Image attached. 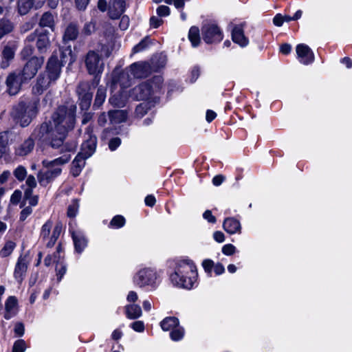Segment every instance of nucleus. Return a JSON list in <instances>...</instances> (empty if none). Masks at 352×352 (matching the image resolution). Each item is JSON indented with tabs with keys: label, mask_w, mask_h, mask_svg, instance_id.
Here are the masks:
<instances>
[{
	"label": "nucleus",
	"mask_w": 352,
	"mask_h": 352,
	"mask_svg": "<svg viewBox=\"0 0 352 352\" xmlns=\"http://www.w3.org/2000/svg\"><path fill=\"white\" fill-rule=\"evenodd\" d=\"M67 56H72V50L70 48H67L63 51H61V60H59L58 59V61L60 64V68L63 65L64 63L67 62Z\"/></svg>",
	"instance_id": "nucleus-52"
},
{
	"label": "nucleus",
	"mask_w": 352,
	"mask_h": 352,
	"mask_svg": "<svg viewBox=\"0 0 352 352\" xmlns=\"http://www.w3.org/2000/svg\"><path fill=\"white\" fill-rule=\"evenodd\" d=\"M34 148V141L32 137L25 140L22 143L15 147V154L17 156L24 157L30 154Z\"/></svg>",
	"instance_id": "nucleus-22"
},
{
	"label": "nucleus",
	"mask_w": 352,
	"mask_h": 352,
	"mask_svg": "<svg viewBox=\"0 0 352 352\" xmlns=\"http://www.w3.org/2000/svg\"><path fill=\"white\" fill-rule=\"evenodd\" d=\"M232 41L238 44L239 46L244 47H246L249 41L244 35L243 29L241 25H236L232 31Z\"/></svg>",
	"instance_id": "nucleus-23"
},
{
	"label": "nucleus",
	"mask_w": 352,
	"mask_h": 352,
	"mask_svg": "<svg viewBox=\"0 0 352 352\" xmlns=\"http://www.w3.org/2000/svg\"><path fill=\"white\" fill-rule=\"evenodd\" d=\"M203 218L210 223H215L217 221L216 217L212 215L210 210H207L204 212Z\"/></svg>",
	"instance_id": "nucleus-56"
},
{
	"label": "nucleus",
	"mask_w": 352,
	"mask_h": 352,
	"mask_svg": "<svg viewBox=\"0 0 352 352\" xmlns=\"http://www.w3.org/2000/svg\"><path fill=\"white\" fill-rule=\"evenodd\" d=\"M16 244L12 241H8L5 243L3 247L0 250V256L6 258L12 254V252L15 249Z\"/></svg>",
	"instance_id": "nucleus-33"
},
{
	"label": "nucleus",
	"mask_w": 352,
	"mask_h": 352,
	"mask_svg": "<svg viewBox=\"0 0 352 352\" xmlns=\"http://www.w3.org/2000/svg\"><path fill=\"white\" fill-rule=\"evenodd\" d=\"M200 75V69L195 66L194 67L191 72H190V82H194L197 80V79L199 78Z\"/></svg>",
	"instance_id": "nucleus-54"
},
{
	"label": "nucleus",
	"mask_w": 352,
	"mask_h": 352,
	"mask_svg": "<svg viewBox=\"0 0 352 352\" xmlns=\"http://www.w3.org/2000/svg\"><path fill=\"white\" fill-rule=\"evenodd\" d=\"M43 62L44 59L43 57H33L29 60L21 72L23 79L26 81L32 79L41 67Z\"/></svg>",
	"instance_id": "nucleus-14"
},
{
	"label": "nucleus",
	"mask_w": 352,
	"mask_h": 352,
	"mask_svg": "<svg viewBox=\"0 0 352 352\" xmlns=\"http://www.w3.org/2000/svg\"><path fill=\"white\" fill-rule=\"evenodd\" d=\"M125 9L124 0H113L111 2L109 14L111 19H116L119 17Z\"/></svg>",
	"instance_id": "nucleus-24"
},
{
	"label": "nucleus",
	"mask_w": 352,
	"mask_h": 352,
	"mask_svg": "<svg viewBox=\"0 0 352 352\" xmlns=\"http://www.w3.org/2000/svg\"><path fill=\"white\" fill-rule=\"evenodd\" d=\"M188 38L192 47H196L199 45L201 39L200 32L198 28L195 26H192L190 28L188 32Z\"/></svg>",
	"instance_id": "nucleus-31"
},
{
	"label": "nucleus",
	"mask_w": 352,
	"mask_h": 352,
	"mask_svg": "<svg viewBox=\"0 0 352 352\" xmlns=\"http://www.w3.org/2000/svg\"><path fill=\"white\" fill-rule=\"evenodd\" d=\"M149 72L150 66L148 63L143 62L135 63L130 66L129 70L122 72L128 74L129 76V78L125 76L122 78V80L129 85L131 76L136 78H144L147 76Z\"/></svg>",
	"instance_id": "nucleus-12"
},
{
	"label": "nucleus",
	"mask_w": 352,
	"mask_h": 352,
	"mask_svg": "<svg viewBox=\"0 0 352 352\" xmlns=\"http://www.w3.org/2000/svg\"><path fill=\"white\" fill-rule=\"evenodd\" d=\"M173 272L171 282L179 287L190 289L197 284L198 274L194 262L189 258H177L170 263Z\"/></svg>",
	"instance_id": "nucleus-2"
},
{
	"label": "nucleus",
	"mask_w": 352,
	"mask_h": 352,
	"mask_svg": "<svg viewBox=\"0 0 352 352\" xmlns=\"http://www.w3.org/2000/svg\"><path fill=\"white\" fill-rule=\"evenodd\" d=\"M62 225L57 223L53 227V222L47 220L42 226L40 236L46 243L47 248H52L56 243L62 232Z\"/></svg>",
	"instance_id": "nucleus-8"
},
{
	"label": "nucleus",
	"mask_w": 352,
	"mask_h": 352,
	"mask_svg": "<svg viewBox=\"0 0 352 352\" xmlns=\"http://www.w3.org/2000/svg\"><path fill=\"white\" fill-rule=\"evenodd\" d=\"M26 348L27 347L25 340L19 339L15 341L14 343L12 352H25Z\"/></svg>",
	"instance_id": "nucleus-45"
},
{
	"label": "nucleus",
	"mask_w": 352,
	"mask_h": 352,
	"mask_svg": "<svg viewBox=\"0 0 352 352\" xmlns=\"http://www.w3.org/2000/svg\"><path fill=\"white\" fill-rule=\"evenodd\" d=\"M8 144V137L6 133H0V156L6 152Z\"/></svg>",
	"instance_id": "nucleus-47"
},
{
	"label": "nucleus",
	"mask_w": 352,
	"mask_h": 352,
	"mask_svg": "<svg viewBox=\"0 0 352 352\" xmlns=\"http://www.w3.org/2000/svg\"><path fill=\"white\" fill-rule=\"evenodd\" d=\"M213 239L218 243H223L225 241V235L221 231H215L213 233Z\"/></svg>",
	"instance_id": "nucleus-64"
},
{
	"label": "nucleus",
	"mask_w": 352,
	"mask_h": 352,
	"mask_svg": "<svg viewBox=\"0 0 352 352\" xmlns=\"http://www.w3.org/2000/svg\"><path fill=\"white\" fill-rule=\"evenodd\" d=\"M79 203L78 199H74L67 208V216L74 217L78 213Z\"/></svg>",
	"instance_id": "nucleus-43"
},
{
	"label": "nucleus",
	"mask_w": 352,
	"mask_h": 352,
	"mask_svg": "<svg viewBox=\"0 0 352 352\" xmlns=\"http://www.w3.org/2000/svg\"><path fill=\"white\" fill-rule=\"evenodd\" d=\"M148 43V38H147L143 39L138 44H137L135 46L133 47V53H138V52H140L142 51L143 50H144L147 47Z\"/></svg>",
	"instance_id": "nucleus-48"
},
{
	"label": "nucleus",
	"mask_w": 352,
	"mask_h": 352,
	"mask_svg": "<svg viewBox=\"0 0 352 352\" xmlns=\"http://www.w3.org/2000/svg\"><path fill=\"white\" fill-rule=\"evenodd\" d=\"M12 23L8 20L3 19L0 21V39L6 34L12 30Z\"/></svg>",
	"instance_id": "nucleus-38"
},
{
	"label": "nucleus",
	"mask_w": 352,
	"mask_h": 352,
	"mask_svg": "<svg viewBox=\"0 0 352 352\" xmlns=\"http://www.w3.org/2000/svg\"><path fill=\"white\" fill-rule=\"evenodd\" d=\"M179 324L178 318L176 317H166L160 322V327L163 331H171Z\"/></svg>",
	"instance_id": "nucleus-30"
},
{
	"label": "nucleus",
	"mask_w": 352,
	"mask_h": 352,
	"mask_svg": "<svg viewBox=\"0 0 352 352\" xmlns=\"http://www.w3.org/2000/svg\"><path fill=\"white\" fill-rule=\"evenodd\" d=\"M39 24L42 27H48L53 30L54 26V16L50 12H45L40 19Z\"/></svg>",
	"instance_id": "nucleus-34"
},
{
	"label": "nucleus",
	"mask_w": 352,
	"mask_h": 352,
	"mask_svg": "<svg viewBox=\"0 0 352 352\" xmlns=\"http://www.w3.org/2000/svg\"><path fill=\"white\" fill-rule=\"evenodd\" d=\"M109 118L111 124H118L126 121L127 113L124 110L110 111Z\"/></svg>",
	"instance_id": "nucleus-28"
},
{
	"label": "nucleus",
	"mask_w": 352,
	"mask_h": 352,
	"mask_svg": "<svg viewBox=\"0 0 352 352\" xmlns=\"http://www.w3.org/2000/svg\"><path fill=\"white\" fill-rule=\"evenodd\" d=\"M149 103L150 102L143 101V102L137 106L135 109V115L139 118L144 116L147 113L148 109L154 107L150 106Z\"/></svg>",
	"instance_id": "nucleus-39"
},
{
	"label": "nucleus",
	"mask_w": 352,
	"mask_h": 352,
	"mask_svg": "<svg viewBox=\"0 0 352 352\" xmlns=\"http://www.w3.org/2000/svg\"><path fill=\"white\" fill-rule=\"evenodd\" d=\"M214 263L211 259H204L202 261V267L204 271L209 275L211 276L212 269L214 268Z\"/></svg>",
	"instance_id": "nucleus-46"
},
{
	"label": "nucleus",
	"mask_w": 352,
	"mask_h": 352,
	"mask_svg": "<svg viewBox=\"0 0 352 352\" xmlns=\"http://www.w3.org/2000/svg\"><path fill=\"white\" fill-rule=\"evenodd\" d=\"M132 282L136 287L156 290L162 282L160 272L154 267H142L138 269L132 277Z\"/></svg>",
	"instance_id": "nucleus-4"
},
{
	"label": "nucleus",
	"mask_w": 352,
	"mask_h": 352,
	"mask_svg": "<svg viewBox=\"0 0 352 352\" xmlns=\"http://www.w3.org/2000/svg\"><path fill=\"white\" fill-rule=\"evenodd\" d=\"M284 23V17L281 14H277L273 19V23L277 27H280Z\"/></svg>",
	"instance_id": "nucleus-62"
},
{
	"label": "nucleus",
	"mask_w": 352,
	"mask_h": 352,
	"mask_svg": "<svg viewBox=\"0 0 352 352\" xmlns=\"http://www.w3.org/2000/svg\"><path fill=\"white\" fill-rule=\"evenodd\" d=\"M201 36L207 44L217 43L223 38V32L215 23H206L201 27Z\"/></svg>",
	"instance_id": "nucleus-10"
},
{
	"label": "nucleus",
	"mask_w": 352,
	"mask_h": 352,
	"mask_svg": "<svg viewBox=\"0 0 352 352\" xmlns=\"http://www.w3.org/2000/svg\"><path fill=\"white\" fill-rule=\"evenodd\" d=\"M70 233L73 239L75 251L80 254L87 245V239L82 231L80 230H70Z\"/></svg>",
	"instance_id": "nucleus-19"
},
{
	"label": "nucleus",
	"mask_w": 352,
	"mask_h": 352,
	"mask_svg": "<svg viewBox=\"0 0 352 352\" xmlns=\"http://www.w3.org/2000/svg\"><path fill=\"white\" fill-rule=\"evenodd\" d=\"M95 31V23L92 21L85 23L82 33L85 35H90Z\"/></svg>",
	"instance_id": "nucleus-51"
},
{
	"label": "nucleus",
	"mask_w": 352,
	"mask_h": 352,
	"mask_svg": "<svg viewBox=\"0 0 352 352\" xmlns=\"http://www.w3.org/2000/svg\"><path fill=\"white\" fill-rule=\"evenodd\" d=\"M34 6L32 0H18V10L20 14H26Z\"/></svg>",
	"instance_id": "nucleus-35"
},
{
	"label": "nucleus",
	"mask_w": 352,
	"mask_h": 352,
	"mask_svg": "<svg viewBox=\"0 0 352 352\" xmlns=\"http://www.w3.org/2000/svg\"><path fill=\"white\" fill-rule=\"evenodd\" d=\"M121 140L119 138H113L109 140V148L113 151L120 145Z\"/></svg>",
	"instance_id": "nucleus-53"
},
{
	"label": "nucleus",
	"mask_w": 352,
	"mask_h": 352,
	"mask_svg": "<svg viewBox=\"0 0 352 352\" xmlns=\"http://www.w3.org/2000/svg\"><path fill=\"white\" fill-rule=\"evenodd\" d=\"M157 13L160 16H166L170 14V9L166 6H160L157 9Z\"/></svg>",
	"instance_id": "nucleus-61"
},
{
	"label": "nucleus",
	"mask_w": 352,
	"mask_h": 352,
	"mask_svg": "<svg viewBox=\"0 0 352 352\" xmlns=\"http://www.w3.org/2000/svg\"><path fill=\"white\" fill-rule=\"evenodd\" d=\"M76 107L74 104L59 106L52 115L49 122L43 123L36 128L32 136L43 141L50 142L54 148L61 147V151H74L77 144L76 142L63 144L68 133L74 127Z\"/></svg>",
	"instance_id": "nucleus-1"
},
{
	"label": "nucleus",
	"mask_w": 352,
	"mask_h": 352,
	"mask_svg": "<svg viewBox=\"0 0 352 352\" xmlns=\"http://www.w3.org/2000/svg\"><path fill=\"white\" fill-rule=\"evenodd\" d=\"M297 58L303 65H309L314 62V54L311 48L304 44H298L296 47Z\"/></svg>",
	"instance_id": "nucleus-18"
},
{
	"label": "nucleus",
	"mask_w": 352,
	"mask_h": 352,
	"mask_svg": "<svg viewBox=\"0 0 352 352\" xmlns=\"http://www.w3.org/2000/svg\"><path fill=\"white\" fill-rule=\"evenodd\" d=\"M56 271L57 280L58 282H60L67 271L66 265L64 263V262H60V263H58V262L57 263L56 265Z\"/></svg>",
	"instance_id": "nucleus-44"
},
{
	"label": "nucleus",
	"mask_w": 352,
	"mask_h": 352,
	"mask_svg": "<svg viewBox=\"0 0 352 352\" xmlns=\"http://www.w3.org/2000/svg\"><path fill=\"white\" fill-rule=\"evenodd\" d=\"M125 314L129 319L134 320L140 318L142 314V311L138 305L133 303L125 306Z\"/></svg>",
	"instance_id": "nucleus-27"
},
{
	"label": "nucleus",
	"mask_w": 352,
	"mask_h": 352,
	"mask_svg": "<svg viewBox=\"0 0 352 352\" xmlns=\"http://www.w3.org/2000/svg\"><path fill=\"white\" fill-rule=\"evenodd\" d=\"M130 327L137 332H143L144 330V323L141 320H137L132 322Z\"/></svg>",
	"instance_id": "nucleus-50"
},
{
	"label": "nucleus",
	"mask_w": 352,
	"mask_h": 352,
	"mask_svg": "<svg viewBox=\"0 0 352 352\" xmlns=\"http://www.w3.org/2000/svg\"><path fill=\"white\" fill-rule=\"evenodd\" d=\"M78 35V29L76 24L70 23L66 28L64 35L63 41L67 42L75 40Z\"/></svg>",
	"instance_id": "nucleus-29"
},
{
	"label": "nucleus",
	"mask_w": 352,
	"mask_h": 352,
	"mask_svg": "<svg viewBox=\"0 0 352 352\" xmlns=\"http://www.w3.org/2000/svg\"><path fill=\"white\" fill-rule=\"evenodd\" d=\"M62 252V246L59 244L58 246L57 247L56 252L52 256L54 259L53 262L55 263L56 265L57 264L58 262V263H60V262H63V261L62 260V256L60 255V253Z\"/></svg>",
	"instance_id": "nucleus-55"
},
{
	"label": "nucleus",
	"mask_w": 352,
	"mask_h": 352,
	"mask_svg": "<svg viewBox=\"0 0 352 352\" xmlns=\"http://www.w3.org/2000/svg\"><path fill=\"white\" fill-rule=\"evenodd\" d=\"M26 80L23 79L21 72L10 73L6 79V85L10 95H16L20 90L23 82Z\"/></svg>",
	"instance_id": "nucleus-17"
},
{
	"label": "nucleus",
	"mask_w": 352,
	"mask_h": 352,
	"mask_svg": "<svg viewBox=\"0 0 352 352\" xmlns=\"http://www.w3.org/2000/svg\"><path fill=\"white\" fill-rule=\"evenodd\" d=\"M16 47L14 45L12 46H5L2 52V61L0 63L1 68L5 69L10 65V61L14 58Z\"/></svg>",
	"instance_id": "nucleus-25"
},
{
	"label": "nucleus",
	"mask_w": 352,
	"mask_h": 352,
	"mask_svg": "<svg viewBox=\"0 0 352 352\" xmlns=\"http://www.w3.org/2000/svg\"><path fill=\"white\" fill-rule=\"evenodd\" d=\"M106 98V89L104 87H98L94 103V106L96 107H100Z\"/></svg>",
	"instance_id": "nucleus-36"
},
{
	"label": "nucleus",
	"mask_w": 352,
	"mask_h": 352,
	"mask_svg": "<svg viewBox=\"0 0 352 352\" xmlns=\"http://www.w3.org/2000/svg\"><path fill=\"white\" fill-rule=\"evenodd\" d=\"M29 263L30 260L27 254H21L19 256L13 273L14 279L19 283H21L25 278Z\"/></svg>",
	"instance_id": "nucleus-15"
},
{
	"label": "nucleus",
	"mask_w": 352,
	"mask_h": 352,
	"mask_svg": "<svg viewBox=\"0 0 352 352\" xmlns=\"http://www.w3.org/2000/svg\"><path fill=\"white\" fill-rule=\"evenodd\" d=\"M223 230L229 234H241V224L239 219L234 217H227L223 222Z\"/></svg>",
	"instance_id": "nucleus-20"
},
{
	"label": "nucleus",
	"mask_w": 352,
	"mask_h": 352,
	"mask_svg": "<svg viewBox=\"0 0 352 352\" xmlns=\"http://www.w3.org/2000/svg\"><path fill=\"white\" fill-rule=\"evenodd\" d=\"M26 184L28 186L25 190V197H28L32 194V189L36 186V181L33 175H29L26 179Z\"/></svg>",
	"instance_id": "nucleus-41"
},
{
	"label": "nucleus",
	"mask_w": 352,
	"mask_h": 352,
	"mask_svg": "<svg viewBox=\"0 0 352 352\" xmlns=\"http://www.w3.org/2000/svg\"><path fill=\"white\" fill-rule=\"evenodd\" d=\"M185 331L183 327L179 324L173 329L170 333V337L173 341H179L184 336Z\"/></svg>",
	"instance_id": "nucleus-37"
},
{
	"label": "nucleus",
	"mask_w": 352,
	"mask_h": 352,
	"mask_svg": "<svg viewBox=\"0 0 352 352\" xmlns=\"http://www.w3.org/2000/svg\"><path fill=\"white\" fill-rule=\"evenodd\" d=\"M86 159L87 157H85L80 153H78L77 156L75 157V159L72 162L71 168V173L74 177H77L80 174L82 169L85 165Z\"/></svg>",
	"instance_id": "nucleus-26"
},
{
	"label": "nucleus",
	"mask_w": 352,
	"mask_h": 352,
	"mask_svg": "<svg viewBox=\"0 0 352 352\" xmlns=\"http://www.w3.org/2000/svg\"><path fill=\"white\" fill-rule=\"evenodd\" d=\"M85 65L89 74L95 76L94 80L96 84L100 81V76L103 70L104 64L100 55L95 51H89L85 58Z\"/></svg>",
	"instance_id": "nucleus-9"
},
{
	"label": "nucleus",
	"mask_w": 352,
	"mask_h": 352,
	"mask_svg": "<svg viewBox=\"0 0 352 352\" xmlns=\"http://www.w3.org/2000/svg\"><path fill=\"white\" fill-rule=\"evenodd\" d=\"M50 45V39L46 33L41 34L36 41V46L38 50L43 52L46 50Z\"/></svg>",
	"instance_id": "nucleus-32"
},
{
	"label": "nucleus",
	"mask_w": 352,
	"mask_h": 352,
	"mask_svg": "<svg viewBox=\"0 0 352 352\" xmlns=\"http://www.w3.org/2000/svg\"><path fill=\"white\" fill-rule=\"evenodd\" d=\"M236 252V248L232 244H226L222 248V252L226 256H231Z\"/></svg>",
	"instance_id": "nucleus-49"
},
{
	"label": "nucleus",
	"mask_w": 352,
	"mask_h": 352,
	"mask_svg": "<svg viewBox=\"0 0 352 352\" xmlns=\"http://www.w3.org/2000/svg\"><path fill=\"white\" fill-rule=\"evenodd\" d=\"M125 224V219L122 215H116L110 221L109 228L118 229Z\"/></svg>",
	"instance_id": "nucleus-40"
},
{
	"label": "nucleus",
	"mask_w": 352,
	"mask_h": 352,
	"mask_svg": "<svg viewBox=\"0 0 352 352\" xmlns=\"http://www.w3.org/2000/svg\"><path fill=\"white\" fill-rule=\"evenodd\" d=\"M162 76H154L151 80L134 87L130 96L138 100L150 102V106H155L159 102V94L162 87Z\"/></svg>",
	"instance_id": "nucleus-3"
},
{
	"label": "nucleus",
	"mask_w": 352,
	"mask_h": 352,
	"mask_svg": "<svg viewBox=\"0 0 352 352\" xmlns=\"http://www.w3.org/2000/svg\"><path fill=\"white\" fill-rule=\"evenodd\" d=\"M89 89V85L86 82H80L77 87L76 92L82 110H87L91 104L92 94Z\"/></svg>",
	"instance_id": "nucleus-16"
},
{
	"label": "nucleus",
	"mask_w": 352,
	"mask_h": 352,
	"mask_svg": "<svg viewBox=\"0 0 352 352\" xmlns=\"http://www.w3.org/2000/svg\"><path fill=\"white\" fill-rule=\"evenodd\" d=\"M70 159L71 155L66 153L52 161L43 160L42 164L47 170L45 171L40 170L37 174V179L40 185L46 186L59 176L62 172L60 166L67 163Z\"/></svg>",
	"instance_id": "nucleus-6"
},
{
	"label": "nucleus",
	"mask_w": 352,
	"mask_h": 352,
	"mask_svg": "<svg viewBox=\"0 0 352 352\" xmlns=\"http://www.w3.org/2000/svg\"><path fill=\"white\" fill-rule=\"evenodd\" d=\"M38 113V101L30 102L28 104L20 102L13 107L11 116L13 120L25 127L28 126Z\"/></svg>",
	"instance_id": "nucleus-7"
},
{
	"label": "nucleus",
	"mask_w": 352,
	"mask_h": 352,
	"mask_svg": "<svg viewBox=\"0 0 352 352\" xmlns=\"http://www.w3.org/2000/svg\"><path fill=\"white\" fill-rule=\"evenodd\" d=\"M60 74V64L58 61L57 56L52 54L47 62L45 73L39 76L33 87V92L36 94H42L59 78Z\"/></svg>",
	"instance_id": "nucleus-5"
},
{
	"label": "nucleus",
	"mask_w": 352,
	"mask_h": 352,
	"mask_svg": "<svg viewBox=\"0 0 352 352\" xmlns=\"http://www.w3.org/2000/svg\"><path fill=\"white\" fill-rule=\"evenodd\" d=\"M18 312V300L14 296H9L5 302L4 318L10 320L16 315Z\"/></svg>",
	"instance_id": "nucleus-21"
},
{
	"label": "nucleus",
	"mask_w": 352,
	"mask_h": 352,
	"mask_svg": "<svg viewBox=\"0 0 352 352\" xmlns=\"http://www.w3.org/2000/svg\"><path fill=\"white\" fill-rule=\"evenodd\" d=\"M85 140L82 144L81 150L79 153L89 158L96 151L97 144V138L96 136L93 134V129L91 128H87L85 134Z\"/></svg>",
	"instance_id": "nucleus-13"
},
{
	"label": "nucleus",
	"mask_w": 352,
	"mask_h": 352,
	"mask_svg": "<svg viewBox=\"0 0 352 352\" xmlns=\"http://www.w3.org/2000/svg\"><path fill=\"white\" fill-rule=\"evenodd\" d=\"M129 25V18L126 15H124L121 17L119 27L122 30H126Z\"/></svg>",
	"instance_id": "nucleus-58"
},
{
	"label": "nucleus",
	"mask_w": 352,
	"mask_h": 352,
	"mask_svg": "<svg viewBox=\"0 0 352 352\" xmlns=\"http://www.w3.org/2000/svg\"><path fill=\"white\" fill-rule=\"evenodd\" d=\"M138 299V296L136 292L130 291L126 296V300L132 304L135 302Z\"/></svg>",
	"instance_id": "nucleus-63"
},
{
	"label": "nucleus",
	"mask_w": 352,
	"mask_h": 352,
	"mask_svg": "<svg viewBox=\"0 0 352 352\" xmlns=\"http://www.w3.org/2000/svg\"><path fill=\"white\" fill-rule=\"evenodd\" d=\"M32 212V208L30 206H27L24 208L20 214V220L23 221H25L28 216H30Z\"/></svg>",
	"instance_id": "nucleus-59"
},
{
	"label": "nucleus",
	"mask_w": 352,
	"mask_h": 352,
	"mask_svg": "<svg viewBox=\"0 0 352 352\" xmlns=\"http://www.w3.org/2000/svg\"><path fill=\"white\" fill-rule=\"evenodd\" d=\"M34 47L31 45L26 44L21 52V56L23 58H28L33 52Z\"/></svg>",
	"instance_id": "nucleus-57"
},
{
	"label": "nucleus",
	"mask_w": 352,
	"mask_h": 352,
	"mask_svg": "<svg viewBox=\"0 0 352 352\" xmlns=\"http://www.w3.org/2000/svg\"><path fill=\"white\" fill-rule=\"evenodd\" d=\"M14 333L17 336H22L25 333V327L22 322H17L14 327Z\"/></svg>",
	"instance_id": "nucleus-60"
},
{
	"label": "nucleus",
	"mask_w": 352,
	"mask_h": 352,
	"mask_svg": "<svg viewBox=\"0 0 352 352\" xmlns=\"http://www.w3.org/2000/svg\"><path fill=\"white\" fill-rule=\"evenodd\" d=\"M125 76H126L128 78L129 77L128 74H121L118 82L120 85V89L117 92L113 93L109 98V102L113 107H122L126 102L128 94L124 88L126 87L129 85L125 82V81L122 80V78H125Z\"/></svg>",
	"instance_id": "nucleus-11"
},
{
	"label": "nucleus",
	"mask_w": 352,
	"mask_h": 352,
	"mask_svg": "<svg viewBox=\"0 0 352 352\" xmlns=\"http://www.w3.org/2000/svg\"><path fill=\"white\" fill-rule=\"evenodd\" d=\"M14 177L20 182H22L27 177V170L23 166H18L13 171Z\"/></svg>",
	"instance_id": "nucleus-42"
}]
</instances>
